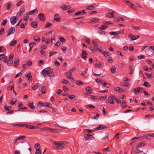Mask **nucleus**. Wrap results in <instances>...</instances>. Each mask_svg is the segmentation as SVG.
<instances>
[{"label": "nucleus", "instance_id": "obj_1", "mask_svg": "<svg viewBox=\"0 0 154 154\" xmlns=\"http://www.w3.org/2000/svg\"><path fill=\"white\" fill-rule=\"evenodd\" d=\"M50 140L53 144L56 146V148L55 149L56 150H63L65 148V146L63 145L69 143V142L67 141H57L52 139H51Z\"/></svg>", "mask_w": 154, "mask_h": 154}, {"label": "nucleus", "instance_id": "obj_2", "mask_svg": "<svg viewBox=\"0 0 154 154\" xmlns=\"http://www.w3.org/2000/svg\"><path fill=\"white\" fill-rule=\"evenodd\" d=\"M42 72L43 75L45 76H46L47 75L50 77H54V73L51 69H48L47 70L44 69Z\"/></svg>", "mask_w": 154, "mask_h": 154}, {"label": "nucleus", "instance_id": "obj_3", "mask_svg": "<svg viewBox=\"0 0 154 154\" xmlns=\"http://www.w3.org/2000/svg\"><path fill=\"white\" fill-rule=\"evenodd\" d=\"M15 32V28L14 27H11L8 30L7 36L13 34Z\"/></svg>", "mask_w": 154, "mask_h": 154}, {"label": "nucleus", "instance_id": "obj_4", "mask_svg": "<svg viewBox=\"0 0 154 154\" xmlns=\"http://www.w3.org/2000/svg\"><path fill=\"white\" fill-rule=\"evenodd\" d=\"M7 57H5L4 54H0V60L4 61L5 63H6L7 61Z\"/></svg>", "mask_w": 154, "mask_h": 154}, {"label": "nucleus", "instance_id": "obj_5", "mask_svg": "<svg viewBox=\"0 0 154 154\" xmlns=\"http://www.w3.org/2000/svg\"><path fill=\"white\" fill-rule=\"evenodd\" d=\"M38 18L42 21H44L45 19V17L44 14L42 13H40L38 16Z\"/></svg>", "mask_w": 154, "mask_h": 154}, {"label": "nucleus", "instance_id": "obj_6", "mask_svg": "<svg viewBox=\"0 0 154 154\" xmlns=\"http://www.w3.org/2000/svg\"><path fill=\"white\" fill-rule=\"evenodd\" d=\"M106 127H107L104 125H100L99 126L97 127L96 128H94V130L96 131L97 130H103Z\"/></svg>", "mask_w": 154, "mask_h": 154}, {"label": "nucleus", "instance_id": "obj_7", "mask_svg": "<svg viewBox=\"0 0 154 154\" xmlns=\"http://www.w3.org/2000/svg\"><path fill=\"white\" fill-rule=\"evenodd\" d=\"M72 75L71 72V71H70L69 72H67L66 74V76L70 80L72 81L74 80V78L72 77H71L70 76Z\"/></svg>", "mask_w": 154, "mask_h": 154}, {"label": "nucleus", "instance_id": "obj_8", "mask_svg": "<svg viewBox=\"0 0 154 154\" xmlns=\"http://www.w3.org/2000/svg\"><path fill=\"white\" fill-rule=\"evenodd\" d=\"M16 17L15 16H12L10 18V21L11 24L12 25H14L16 22L17 19Z\"/></svg>", "mask_w": 154, "mask_h": 154}, {"label": "nucleus", "instance_id": "obj_9", "mask_svg": "<svg viewBox=\"0 0 154 154\" xmlns=\"http://www.w3.org/2000/svg\"><path fill=\"white\" fill-rule=\"evenodd\" d=\"M82 53L81 55V57L84 59L85 60L86 59L87 56L88 55V53L85 51L82 50Z\"/></svg>", "mask_w": 154, "mask_h": 154}, {"label": "nucleus", "instance_id": "obj_10", "mask_svg": "<svg viewBox=\"0 0 154 154\" xmlns=\"http://www.w3.org/2000/svg\"><path fill=\"white\" fill-rule=\"evenodd\" d=\"M26 77L28 78L27 80L28 82H30L32 80V77L31 76V73L29 72L26 74Z\"/></svg>", "mask_w": 154, "mask_h": 154}, {"label": "nucleus", "instance_id": "obj_11", "mask_svg": "<svg viewBox=\"0 0 154 154\" xmlns=\"http://www.w3.org/2000/svg\"><path fill=\"white\" fill-rule=\"evenodd\" d=\"M47 104L46 103H43L41 101H39V103H37V106L38 107H39V108H40L39 107L41 106L45 107V106H48L47 105H46Z\"/></svg>", "mask_w": 154, "mask_h": 154}, {"label": "nucleus", "instance_id": "obj_12", "mask_svg": "<svg viewBox=\"0 0 154 154\" xmlns=\"http://www.w3.org/2000/svg\"><path fill=\"white\" fill-rule=\"evenodd\" d=\"M120 33V32L119 31L117 32H109V34L111 35H116L115 37L116 38H118L119 37L117 35Z\"/></svg>", "mask_w": 154, "mask_h": 154}, {"label": "nucleus", "instance_id": "obj_13", "mask_svg": "<svg viewBox=\"0 0 154 154\" xmlns=\"http://www.w3.org/2000/svg\"><path fill=\"white\" fill-rule=\"evenodd\" d=\"M92 138H94V137L91 135H85L84 136V137L83 138V140H86L88 139H91Z\"/></svg>", "mask_w": 154, "mask_h": 154}, {"label": "nucleus", "instance_id": "obj_14", "mask_svg": "<svg viewBox=\"0 0 154 154\" xmlns=\"http://www.w3.org/2000/svg\"><path fill=\"white\" fill-rule=\"evenodd\" d=\"M114 12L112 11L111 12L109 11V13H108L106 14V17L108 18H112L114 17Z\"/></svg>", "mask_w": 154, "mask_h": 154}, {"label": "nucleus", "instance_id": "obj_15", "mask_svg": "<svg viewBox=\"0 0 154 154\" xmlns=\"http://www.w3.org/2000/svg\"><path fill=\"white\" fill-rule=\"evenodd\" d=\"M38 13V10L37 8H35L34 10H32L29 11L28 13V15H32L33 13H35V14H37Z\"/></svg>", "mask_w": 154, "mask_h": 154}, {"label": "nucleus", "instance_id": "obj_16", "mask_svg": "<svg viewBox=\"0 0 154 154\" xmlns=\"http://www.w3.org/2000/svg\"><path fill=\"white\" fill-rule=\"evenodd\" d=\"M31 26L34 28H36L38 26V23L36 21H33L31 23Z\"/></svg>", "mask_w": 154, "mask_h": 154}, {"label": "nucleus", "instance_id": "obj_17", "mask_svg": "<svg viewBox=\"0 0 154 154\" xmlns=\"http://www.w3.org/2000/svg\"><path fill=\"white\" fill-rule=\"evenodd\" d=\"M17 42V41L15 40H12L10 43L9 46L10 47L14 46Z\"/></svg>", "mask_w": 154, "mask_h": 154}, {"label": "nucleus", "instance_id": "obj_18", "mask_svg": "<svg viewBox=\"0 0 154 154\" xmlns=\"http://www.w3.org/2000/svg\"><path fill=\"white\" fill-rule=\"evenodd\" d=\"M54 20L57 22H60V18L58 14H56L54 17Z\"/></svg>", "mask_w": 154, "mask_h": 154}, {"label": "nucleus", "instance_id": "obj_19", "mask_svg": "<svg viewBox=\"0 0 154 154\" xmlns=\"http://www.w3.org/2000/svg\"><path fill=\"white\" fill-rule=\"evenodd\" d=\"M128 37L131 38H139L141 37L139 35H137L135 36H133L132 34H130L128 36Z\"/></svg>", "mask_w": 154, "mask_h": 154}, {"label": "nucleus", "instance_id": "obj_20", "mask_svg": "<svg viewBox=\"0 0 154 154\" xmlns=\"http://www.w3.org/2000/svg\"><path fill=\"white\" fill-rule=\"evenodd\" d=\"M61 8L63 10H66L69 9L70 7L69 5H63L61 7Z\"/></svg>", "mask_w": 154, "mask_h": 154}, {"label": "nucleus", "instance_id": "obj_21", "mask_svg": "<svg viewBox=\"0 0 154 154\" xmlns=\"http://www.w3.org/2000/svg\"><path fill=\"white\" fill-rule=\"evenodd\" d=\"M99 20H100L99 19L96 18H94L91 20V23H97L99 21Z\"/></svg>", "mask_w": 154, "mask_h": 154}, {"label": "nucleus", "instance_id": "obj_22", "mask_svg": "<svg viewBox=\"0 0 154 154\" xmlns=\"http://www.w3.org/2000/svg\"><path fill=\"white\" fill-rule=\"evenodd\" d=\"M19 59H16L15 60L14 63V65L15 67H16L19 64Z\"/></svg>", "mask_w": 154, "mask_h": 154}, {"label": "nucleus", "instance_id": "obj_23", "mask_svg": "<svg viewBox=\"0 0 154 154\" xmlns=\"http://www.w3.org/2000/svg\"><path fill=\"white\" fill-rule=\"evenodd\" d=\"M121 84L122 86L126 87H129L130 86V84L127 82H123L121 83Z\"/></svg>", "mask_w": 154, "mask_h": 154}, {"label": "nucleus", "instance_id": "obj_24", "mask_svg": "<svg viewBox=\"0 0 154 154\" xmlns=\"http://www.w3.org/2000/svg\"><path fill=\"white\" fill-rule=\"evenodd\" d=\"M28 105L29 106L30 108L32 109H34L35 108V107L32 103L29 102H28Z\"/></svg>", "mask_w": 154, "mask_h": 154}, {"label": "nucleus", "instance_id": "obj_25", "mask_svg": "<svg viewBox=\"0 0 154 154\" xmlns=\"http://www.w3.org/2000/svg\"><path fill=\"white\" fill-rule=\"evenodd\" d=\"M94 8V5H91L88 6L86 7V9L87 10H92Z\"/></svg>", "mask_w": 154, "mask_h": 154}, {"label": "nucleus", "instance_id": "obj_26", "mask_svg": "<svg viewBox=\"0 0 154 154\" xmlns=\"http://www.w3.org/2000/svg\"><path fill=\"white\" fill-rule=\"evenodd\" d=\"M139 89H138V88H134L133 89L135 95L139 94Z\"/></svg>", "mask_w": 154, "mask_h": 154}, {"label": "nucleus", "instance_id": "obj_27", "mask_svg": "<svg viewBox=\"0 0 154 154\" xmlns=\"http://www.w3.org/2000/svg\"><path fill=\"white\" fill-rule=\"evenodd\" d=\"M122 108H125L127 107V105L126 104V102L124 100H122Z\"/></svg>", "mask_w": 154, "mask_h": 154}, {"label": "nucleus", "instance_id": "obj_28", "mask_svg": "<svg viewBox=\"0 0 154 154\" xmlns=\"http://www.w3.org/2000/svg\"><path fill=\"white\" fill-rule=\"evenodd\" d=\"M25 9L23 8H21L19 10V15H22L25 12Z\"/></svg>", "mask_w": 154, "mask_h": 154}, {"label": "nucleus", "instance_id": "obj_29", "mask_svg": "<svg viewBox=\"0 0 154 154\" xmlns=\"http://www.w3.org/2000/svg\"><path fill=\"white\" fill-rule=\"evenodd\" d=\"M111 72L112 73H114L115 72L116 68L114 66H111L110 68Z\"/></svg>", "mask_w": 154, "mask_h": 154}, {"label": "nucleus", "instance_id": "obj_30", "mask_svg": "<svg viewBox=\"0 0 154 154\" xmlns=\"http://www.w3.org/2000/svg\"><path fill=\"white\" fill-rule=\"evenodd\" d=\"M86 131H87V133H91L93 132L96 131L95 130H94V128L92 130L86 129L84 130V131L85 132Z\"/></svg>", "mask_w": 154, "mask_h": 154}, {"label": "nucleus", "instance_id": "obj_31", "mask_svg": "<svg viewBox=\"0 0 154 154\" xmlns=\"http://www.w3.org/2000/svg\"><path fill=\"white\" fill-rule=\"evenodd\" d=\"M129 68L130 69V74H132L134 72V69L132 66H129Z\"/></svg>", "mask_w": 154, "mask_h": 154}, {"label": "nucleus", "instance_id": "obj_32", "mask_svg": "<svg viewBox=\"0 0 154 154\" xmlns=\"http://www.w3.org/2000/svg\"><path fill=\"white\" fill-rule=\"evenodd\" d=\"M145 144L143 142H142L137 145V148H141L145 146Z\"/></svg>", "mask_w": 154, "mask_h": 154}, {"label": "nucleus", "instance_id": "obj_33", "mask_svg": "<svg viewBox=\"0 0 154 154\" xmlns=\"http://www.w3.org/2000/svg\"><path fill=\"white\" fill-rule=\"evenodd\" d=\"M101 83L104 87H105L107 88H109L110 87V85L108 83L106 82L103 83V82H102Z\"/></svg>", "mask_w": 154, "mask_h": 154}, {"label": "nucleus", "instance_id": "obj_34", "mask_svg": "<svg viewBox=\"0 0 154 154\" xmlns=\"http://www.w3.org/2000/svg\"><path fill=\"white\" fill-rule=\"evenodd\" d=\"M108 102L111 104H114V102L109 97L108 98Z\"/></svg>", "mask_w": 154, "mask_h": 154}, {"label": "nucleus", "instance_id": "obj_35", "mask_svg": "<svg viewBox=\"0 0 154 154\" xmlns=\"http://www.w3.org/2000/svg\"><path fill=\"white\" fill-rule=\"evenodd\" d=\"M138 148H137H137H136V149H135L134 150V152L135 153H140V152H143L142 151H141Z\"/></svg>", "mask_w": 154, "mask_h": 154}, {"label": "nucleus", "instance_id": "obj_36", "mask_svg": "<svg viewBox=\"0 0 154 154\" xmlns=\"http://www.w3.org/2000/svg\"><path fill=\"white\" fill-rule=\"evenodd\" d=\"M23 70H22L19 73H17V74H16L15 78H17L20 75H22L23 74Z\"/></svg>", "mask_w": 154, "mask_h": 154}, {"label": "nucleus", "instance_id": "obj_37", "mask_svg": "<svg viewBox=\"0 0 154 154\" xmlns=\"http://www.w3.org/2000/svg\"><path fill=\"white\" fill-rule=\"evenodd\" d=\"M75 83L77 85H82L83 84V82L79 80L76 81Z\"/></svg>", "mask_w": 154, "mask_h": 154}, {"label": "nucleus", "instance_id": "obj_38", "mask_svg": "<svg viewBox=\"0 0 154 154\" xmlns=\"http://www.w3.org/2000/svg\"><path fill=\"white\" fill-rule=\"evenodd\" d=\"M108 28V26L105 25H102L99 28L102 30H104Z\"/></svg>", "mask_w": 154, "mask_h": 154}, {"label": "nucleus", "instance_id": "obj_39", "mask_svg": "<svg viewBox=\"0 0 154 154\" xmlns=\"http://www.w3.org/2000/svg\"><path fill=\"white\" fill-rule=\"evenodd\" d=\"M45 86H43L42 87L41 92L43 94L45 93Z\"/></svg>", "mask_w": 154, "mask_h": 154}, {"label": "nucleus", "instance_id": "obj_40", "mask_svg": "<svg viewBox=\"0 0 154 154\" xmlns=\"http://www.w3.org/2000/svg\"><path fill=\"white\" fill-rule=\"evenodd\" d=\"M52 26V25L51 24L49 23H48L45 24V28H47L49 27L50 28Z\"/></svg>", "mask_w": 154, "mask_h": 154}, {"label": "nucleus", "instance_id": "obj_41", "mask_svg": "<svg viewBox=\"0 0 154 154\" xmlns=\"http://www.w3.org/2000/svg\"><path fill=\"white\" fill-rule=\"evenodd\" d=\"M6 51L3 47H0V52L5 53Z\"/></svg>", "mask_w": 154, "mask_h": 154}, {"label": "nucleus", "instance_id": "obj_42", "mask_svg": "<svg viewBox=\"0 0 154 154\" xmlns=\"http://www.w3.org/2000/svg\"><path fill=\"white\" fill-rule=\"evenodd\" d=\"M109 136V135L107 133H106V134L104 137H103L102 138V140H106L108 139V136Z\"/></svg>", "mask_w": 154, "mask_h": 154}, {"label": "nucleus", "instance_id": "obj_43", "mask_svg": "<svg viewBox=\"0 0 154 154\" xmlns=\"http://www.w3.org/2000/svg\"><path fill=\"white\" fill-rule=\"evenodd\" d=\"M143 85L146 87H149L151 86L149 83L147 82H145Z\"/></svg>", "mask_w": 154, "mask_h": 154}, {"label": "nucleus", "instance_id": "obj_44", "mask_svg": "<svg viewBox=\"0 0 154 154\" xmlns=\"http://www.w3.org/2000/svg\"><path fill=\"white\" fill-rule=\"evenodd\" d=\"M103 54H104V55L105 57H107L109 56L110 54L109 53L107 52L106 53H105V51H103Z\"/></svg>", "mask_w": 154, "mask_h": 154}, {"label": "nucleus", "instance_id": "obj_45", "mask_svg": "<svg viewBox=\"0 0 154 154\" xmlns=\"http://www.w3.org/2000/svg\"><path fill=\"white\" fill-rule=\"evenodd\" d=\"M96 115H95L92 117L91 119H95L97 118H98L99 117V115L98 113H96Z\"/></svg>", "mask_w": 154, "mask_h": 154}, {"label": "nucleus", "instance_id": "obj_46", "mask_svg": "<svg viewBox=\"0 0 154 154\" xmlns=\"http://www.w3.org/2000/svg\"><path fill=\"white\" fill-rule=\"evenodd\" d=\"M122 89L121 88L119 87H116V89H115L116 91L119 92L122 91Z\"/></svg>", "mask_w": 154, "mask_h": 154}, {"label": "nucleus", "instance_id": "obj_47", "mask_svg": "<svg viewBox=\"0 0 154 154\" xmlns=\"http://www.w3.org/2000/svg\"><path fill=\"white\" fill-rule=\"evenodd\" d=\"M4 109L7 111H9L10 109H11V106H5L4 107Z\"/></svg>", "mask_w": 154, "mask_h": 154}, {"label": "nucleus", "instance_id": "obj_48", "mask_svg": "<svg viewBox=\"0 0 154 154\" xmlns=\"http://www.w3.org/2000/svg\"><path fill=\"white\" fill-rule=\"evenodd\" d=\"M57 53V51H51L49 52V57H51V56L53 55L54 54H56Z\"/></svg>", "mask_w": 154, "mask_h": 154}, {"label": "nucleus", "instance_id": "obj_49", "mask_svg": "<svg viewBox=\"0 0 154 154\" xmlns=\"http://www.w3.org/2000/svg\"><path fill=\"white\" fill-rule=\"evenodd\" d=\"M143 92L146 97H150V94L146 91H144Z\"/></svg>", "mask_w": 154, "mask_h": 154}, {"label": "nucleus", "instance_id": "obj_50", "mask_svg": "<svg viewBox=\"0 0 154 154\" xmlns=\"http://www.w3.org/2000/svg\"><path fill=\"white\" fill-rule=\"evenodd\" d=\"M13 63V61L12 60L8 59V60L7 62V64L8 65L10 66Z\"/></svg>", "mask_w": 154, "mask_h": 154}, {"label": "nucleus", "instance_id": "obj_51", "mask_svg": "<svg viewBox=\"0 0 154 154\" xmlns=\"http://www.w3.org/2000/svg\"><path fill=\"white\" fill-rule=\"evenodd\" d=\"M145 56L143 55H141L138 56L137 58L138 59H141L145 58Z\"/></svg>", "mask_w": 154, "mask_h": 154}, {"label": "nucleus", "instance_id": "obj_52", "mask_svg": "<svg viewBox=\"0 0 154 154\" xmlns=\"http://www.w3.org/2000/svg\"><path fill=\"white\" fill-rule=\"evenodd\" d=\"M39 83H37L36 85H34L33 87H32V89L33 90H35L38 88V85H39Z\"/></svg>", "mask_w": 154, "mask_h": 154}, {"label": "nucleus", "instance_id": "obj_53", "mask_svg": "<svg viewBox=\"0 0 154 154\" xmlns=\"http://www.w3.org/2000/svg\"><path fill=\"white\" fill-rule=\"evenodd\" d=\"M7 22V20H4L1 23V25L2 26H5V25Z\"/></svg>", "mask_w": 154, "mask_h": 154}, {"label": "nucleus", "instance_id": "obj_54", "mask_svg": "<svg viewBox=\"0 0 154 154\" xmlns=\"http://www.w3.org/2000/svg\"><path fill=\"white\" fill-rule=\"evenodd\" d=\"M86 91L87 92H90L92 91V89L89 87H87L85 89Z\"/></svg>", "mask_w": 154, "mask_h": 154}, {"label": "nucleus", "instance_id": "obj_55", "mask_svg": "<svg viewBox=\"0 0 154 154\" xmlns=\"http://www.w3.org/2000/svg\"><path fill=\"white\" fill-rule=\"evenodd\" d=\"M67 96L71 99H73L75 97V96L74 94H72V95H67Z\"/></svg>", "mask_w": 154, "mask_h": 154}, {"label": "nucleus", "instance_id": "obj_56", "mask_svg": "<svg viewBox=\"0 0 154 154\" xmlns=\"http://www.w3.org/2000/svg\"><path fill=\"white\" fill-rule=\"evenodd\" d=\"M58 130V129H50V132L54 133H55Z\"/></svg>", "mask_w": 154, "mask_h": 154}, {"label": "nucleus", "instance_id": "obj_57", "mask_svg": "<svg viewBox=\"0 0 154 154\" xmlns=\"http://www.w3.org/2000/svg\"><path fill=\"white\" fill-rule=\"evenodd\" d=\"M27 109V107H22L18 109L17 111H22L23 110V109Z\"/></svg>", "mask_w": 154, "mask_h": 154}, {"label": "nucleus", "instance_id": "obj_58", "mask_svg": "<svg viewBox=\"0 0 154 154\" xmlns=\"http://www.w3.org/2000/svg\"><path fill=\"white\" fill-rule=\"evenodd\" d=\"M86 107L87 108L89 107L92 109H94L95 108V107L92 105H88Z\"/></svg>", "mask_w": 154, "mask_h": 154}, {"label": "nucleus", "instance_id": "obj_59", "mask_svg": "<svg viewBox=\"0 0 154 154\" xmlns=\"http://www.w3.org/2000/svg\"><path fill=\"white\" fill-rule=\"evenodd\" d=\"M11 3H8L7 4L6 6L8 10H9L11 8Z\"/></svg>", "mask_w": 154, "mask_h": 154}, {"label": "nucleus", "instance_id": "obj_60", "mask_svg": "<svg viewBox=\"0 0 154 154\" xmlns=\"http://www.w3.org/2000/svg\"><path fill=\"white\" fill-rule=\"evenodd\" d=\"M120 134V133H117L115 135L114 138H116V140H117L119 138V136Z\"/></svg>", "mask_w": 154, "mask_h": 154}, {"label": "nucleus", "instance_id": "obj_61", "mask_svg": "<svg viewBox=\"0 0 154 154\" xmlns=\"http://www.w3.org/2000/svg\"><path fill=\"white\" fill-rule=\"evenodd\" d=\"M103 23L105 25H110L113 23L109 21H105Z\"/></svg>", "mask_w": 154, "mask_h": 154}, {"label": "nucleus", "instance_id": "obj_62", "mask_svg": "<svg viewBox=\"0 0 154 154\" xmlns=\"http://www.w3.org/2000/svg\"><path fill=\"white\" fill-rule=\"evenodd\" d=\"M24 2L22 1H21L20 2H18L16 4V5L17 6H19L20 5L22 4V3H24Z\"/></svg>", "mask_w": 154, "mask_h": 154}, {"label": "nucleus", "instance_id": "obj_63", "mask_svg": "<svg viewBox=\"0 0 154 154\" xmlns=\"http://www.w3.org/2000/svg\"><path fill=\"white\" fill-rule=\"evenodd\" d=\"M95 65L96 68H100L101 66V64L100 63H96Z\"/></svg>", "mask_w": 154, "mask_h": 154}, {"label": "nucleus", "instance_id": "obj_64", "mask_svg": "<svg viewBox=\"0 0 154 154\" xmlns=\"http://www.w3.org/2000/svg\"><path fill=\"white\" fill-rule=\"evenodd\" d=\"M68 90V89L66 86L64 85L63 86V90L64 92H66Z\"/></svg>", "mask_w": 154, "mask_h": 154}]
</instances>
